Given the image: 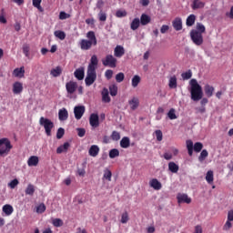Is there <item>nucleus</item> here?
<instances>
[{"mask_svg":"<svg viewBox=\"0 0 233 233\" xmlns=\"http://www.w3.org/2000/svg\"><path fill=\"white\" fill-rule=\"evenodd\" d=\"M204 92H205L207 97H212V96H214V86H212L210 85H206L204 86Z\"/></svg>","mask_w":233,"mask_h":233,"instance_id":"24","label":"nucleus"},{"mask_svg":"<svg viewBox=\"0 0 233 233\" xmlns=\"http://www.w3.org/2000/svg\"><path fill=\"white\" fill-rule=\"evenodd\" d=\"M109 94L110 96H112L113 97L117 96V86L116 85H111L109 86Z\"/></svg>","mask_w":233,"mask_h":233,"instance_id":"45","label":"nucleus"},{"mask_svg":"<svg viewBox=\"0 0 233 233\" xmlns=\"http://www.w3.org/2000/svg\"><path fill=\"white\" fill-rule=\"evenodd\" d=\"M45 210H46V206H45L44 203L40 204L37 208H36V212L38 214H43V212H45Z\"/></svg>","mask_w":233,"mask_h":233,"instance_id":"56","label":"nucleus"},{"mask_svg":"<svg viewBox=\"0 0 233 233\" xmlns=\"http://www.w3.org/2000/svg\"><path fill=\"white\" fill-rule=\"evenodd\" d=\"M207 28L201 23H197L196 29H192L191 31L199 32V34H205Z\"/></svg>","mask_w":233,"mask_h":233,"instance_id":"37","label":"nucleus"},{"mask_svg":"<svg viewBox=\"0 0 233 233\" xmlns=\"http://www.w3.org/2000/svg\"><path fill=\"white\" fill-rule=\"evenodd\" d=\"M22 50L25 57H30V46L28 44H24Z\"/></svg>","mask_w":233,"mask_h":233,"instance_id":"42","label":"nucleus"},{"mask_svg":"<svg viewBox=\"0 0 233 233\" xmlns=\"http://www.w3.org/2000/svg\"><path fill=\"white\" fill-rule=\"evenodd\" d=\"M103 6H105V1L103 0H98L96 2V8H98V10H103Z\"/></svg>","mask_w":233,"mask_h":233,"instance_id":"63","label":"nucleus"},{"mask_svg":"<svg viewBox=\"0 0 233 233\" xmlns=\"http://www.w3.org/2000/svg\"><path fill=\"white\" fill-rule=\"evenodd\" d=\"M28 167H37L39 165V157L33 156L27 160Z\"/></svg>","mask_w":233,"mask_h":233,"instance_id":"23","label":"nucleus"},{"mask_svg":"<svg viewBox=\"0 0 233 233\" xmlns=\"http://www.w3.org/2000/svg\"><path fill=\"white\" fill-rule=\"evenodd\" d=\"M191 8L192 10H199V8H205V2L201 0H193Z\"/></svg>","mask_w":233,"mask_h":233,"instance_id":"18","label":"nucleus"},{"mask_svg":"<svg viewBox=\"0 0 233 233\" xmlns=\"http://www.w3.org/2000/svg\"><path fill=\"white\" fill-rule=\"evenodd\" d=\"M120 147L121 148H128L130 147V137H122V139L120 140Z\"/></svg>","mask_w":233,"mask_h":233,"instance_id":"28","label":"nucleus"},{"mask_svg":"<svg viewBox=\"0 0 233 233\" xmlns=\"http://www.w3.org/2000/svg\"><path fill=\"white\" fill-rule=\"evenodd\" d=\"M88 154L91 157H97V155L99 154V147L97 145L91 146Z\"/></svg>","mask_w":233,"mask_h":233,"instance_id":"20","label":"nucleus"},{"mask_svg":"<svg viewBox=\"0 0 233 233\" xmlns=\"http://www.w3.org/2000/svg\"><path fill=\"white\" fill-rule=\"evenodd\" d=\"M172 26L177 32H179V30H183V20L181 19V17H176L172 21Z\"/></svg>","mask_w":233,"mask_h":233,"instance_id":"10","label":"nucleus"},{"mask_svg":"<svg viewBox=\"0 0 233 233\" xmlns=\"http://www.w3.org/2000/svg\"><path fill=\"white\" fill-rule=\"evenodd\" d=\"M110 159H115V157H119V149L113 148L109 151Z\"/></svg>","mask_w":233,"mask_h":233,"instance_id":"40","label":"nucleus"},{"mask_svg":"<svg viewBox=\"0 0 233 233\" xmlns=\"http://www.w3.org/2000/svg\"><path fill=\"white\" fill-rule=\"evenodd\" d=\"M39 125L44 127L46 136H52V128H54V122H52V120L41 116L39 119Z\"/></svg>","mask_w":233,"mask_h":233,"instance_id":"3","label":"nucleus"},{"mask_svg":"<svg viewBox=\"0 0 233 233\" xmlns=\"http://www.w3.org/2000/svg\"><path fill=\"white\" fill-rule=\"evenodd\" d=\"M116 83H123V81H125V74H123V73L116 74Z\"/></svg>","mask_w":233,"mask_h":233,"instance_id":"53","label":"nucleus"},{"mask_svg":"<svg viewBox=\"0 0 233 233\" xmlns=\"http://www.w3.org/2000/svg\"><path fill=\"white\" fill-rule=\"evenodd\" d=\"M12 150V144L8 138L0 139V156H8Z\"/></svg>","mask_w":233,"mask_h":233,"instance_id":"4","label":"nucleus"},{"mask_svg":"<svg viewBox=\"0 0 233 233\" xmlns=\"http://www.w3.org/2000/svg\"><path fill=\"white\" fill-rule=\"evenodd\" d=\"M35 192V187L32 184H28L25 188V196H34Z\"/></svg>","mask_w":233,"mask_h":233,"instance_id":"34","label":"nucleus"},{"mask_svg":"<svg viewBox=\"0 0 233 233\" xmlns=\"http://www.w3.org/2000/svg\"><path fill=\"white\" fill-rule=\"evenodd\" d=\"M23 92V84L21 82H15L13 85V93L21 94Z\"/></svg>","mask_w":233,"mask_h":233,"instance_id":"22","label":"nucleus"},{"mask_svg":"<svg viewBox=\"0 0 233 233\" xmlns=\"http://www.w3.org/2000/svg\"><path fill=\"white\" fill-rule=\"evenodd\" d=\"M186 145L188 156H192V154H194V142H192V140H187Z\"/></svg>","mask_w":233,"mask_h":233,"instance_id":"35","label":"nucleus"},{"mask_svg":"<svg viewBox=\"0 0 233 233\" xmlns=\"http://www.w3.org/2000/svg\"><path fill=\"white\" fill-rule=\"evenodd\" d=\"M102 101L104 103H110V101H111L110 96H109V93H108V89L106 87H105L102 90Z\"/></svg>","mask_w":233,"mask_h":233,"instance_id":"25","label":"nucleus"},{"mask_svg":"<svg viewBox=\"0 0 233 233\" xmlns=\"http://www.w3.org/2000/svg\"><path fill=\"white\" fill-rule=\"evenodd\" d=\"M191 41L197 46H201L203 45V34L198 31H190Z\"/></svg>","mask_w":233,"mask_h":233,"instance_id":"6","label":"nucleus"},{"mask_svg":"<svg viewBox=\"0 0 233 233\" xmlns=\"http://www.w3.org/2000/svg\"><path fill=\"white\" fill-rule=\"evenodd\" d=\"M206 181L209 184L212 185L214 183V171L209 170L206 174Z\"/></svg>","mask_w":233,"mask_h":233,"instance_id":"32","label":"nucleus"},{"mask_svg":"<svg viewBox=\"0 0 233 233\" xmlns=\"http://www.w3.org/2000/svg\"><path fill=\"white\" fill-rule=\"evenodd\" d=\"M139 21L142 26H147V25H148L150 21H152V18L147 14H142Z\"/></svg>","mask_w":233,"mask_h":233,"instance_id":"19","label":"nucleus"},{"mask_svg":"<svg viewBox=\"0 0 233 233\" xmlns=\"http://www.w3.org/2000/svg\"><path fill=\"white\" fill-rule=\"evenodd\" d=\"M104 177L105 179H107V181H112V171L108 169L105 170Z\"/></svg>","mask_w":233,"mask_h":233,"instance_id":"52","label":"nucleus"},{"mask_svg":"<svg viewBox=\"0 0 233 233\" xmlns=\"http://www.w3.org/2000/svg\"><path fill=\"white\" fill-rule=\"evenodd\" d=\"M167 30H170V26H168L167 25H163L160 28L161 34H167Z\"/></svg>","mask_w":233,"mask_h":233,"instance_id":"64","label":"nucleus"},{"mask_svg":"<svg viewBox=\"0 0 233 233\" xmlns=\"http://www.w3.org/2000/svg\"><path fill=\"white\" fill-rule=\"evenodd\" d=\"M66 89L67 94H74L77 90V82L69 81L66 84Z\"/></svg>","mask_w":233,"mask_h":233,"instance_id":"9","label":"nucleus"},{"mask_svg":"<svg viewBox=\"0 0 233 233\" xmlns=\"http://www.w3.org/2000/svg\"><path fill=\"white\" fill-rule=\"evenodd\" d=\"M13 75L15 76V77H25V66L15 68L13 71Z\"/></svg>","mask_w":233,"mask_h":233,"instance_id":"29","label":"nucleus"},{"mask_svg":"<svg viewBox=\"0 0 233 233\" xmlns=\"http://www.w3.org/2000/svg\"><path fill=\"white\" fill-rule=\"evenodd\" d=\"M68 17H70V15L65 13L64 11L60 12L59 19L65 20V19H68Z\"/></svg>","mask_w":233,"mask_h":233,"instance_id":"62","label":"nucleus"},{"mask_svg":"<svg viewBox=\"0 0 233 233\" xmlns=\"http://www.w3.org/2000/svg\"><path fill=\"white\" fill-rule=\"evenodd\" d=\"M167 117L171 120L177 119V116H176V109L171 108L167 113Z\"/></svg>","mask_w":233,"mask_h":233,"instance_id":"49","label":"nucleus"},{"mask_svg":"<svg viewBox=\"0 0 233 233\" xmlns=\"http://www.w3.org/2000/svg\"><path fill=\"white\" fill-rule=\"evenodd\" d=\"M63 136H65V128L59 127L56 132V139H63Z\"/></svg>","mask_w":233,"mask_h":233,"instance_id":"51","label":"nucleus"},{"mask_svg":"<svg viewBox=\"0 0 233 233\" xmlns=\"http://www.w3.org/2000/svg\"><path fill=\"white\" fill-rule=\"evenodd\" d=\"M112 76H114V71L111 69H107L105 73V76L106 77V79H112Z\"/></svg>","mask_w":233,"mask_h":233,"instance_id":"61","label":"nucleus"},{"mask_svg":"<svg viewBox=\"0 0 233 233\" xmlns=\"http://www.w3.org/2000/svg\"><path fill=\"white\" fill-rule=\"evenodd\" d=\"M128 219H130L128 218V212L126 211L121 215L120 222L123 223V225H125L126 223H128Z\"/></svg>","mask_w":233,"mask_h":233,"instance_id":"48","label":"nucleus"},{"mask_svg":"<svg viewBox=\"0 0 233 233\" xmlns=\"http://www.w3.org/2000/svg\"><path fill=\"white\" fill-rule=\"evenodd\" d=\"M193 150H195V152H201V150H203V143L201 142L195 143L193 146Z\"/></svg>","mask_w":233,"mask_h":233,"instance_id":"46","label":"nucleus"},{"mask_svg":"<svg viewBox=\"0 0 233 233\" xmlns=\"http://www.w3.org/2000/svg\"><path fill=\"white\" fill-rule=\"evenodd\" d=\"M78 137H85V134H86V130L83 127L76 128Z\"/></svg>","mask_w":233,"mask_h":233,"instance_id":"54","label":"nucleus"},{"mask_svg":"<svg viewBox=\"0 0 233 233\" xmlns=\"http://www.w3.org/2000/svg\"><path fill=\"white\" fill-rule=\"evenodd\" d=\"M85 106H76L74 107L75 118L79 120L85 114Z\"/></svg>","mask_w":233,"mask_h":233,"instance_id":"8","label":"nucleus"},{"mask_svg":"<svg viewBox=\"0 0 233 233\" xmlns=\"http://www.w3.org/2000/svg\"><path fill=\"white\" fill-rule=\"evenodd\" d=\"M168 170L169 172H172V174H177V172H179V166H177V164L175 162H169Z\"/></svg>","mask_w":233,"mask_h":233,"instance_id":"27","label":"nucleus"},{"mask_svg":"<svg viewBox=\"0 0 233 233\" xmlns=\"http://www.w3.org/2000/svg\"><path fill=\"white\" fill-rule=\"evenodd\" d=\"M111 139L113 141H119L121 139V134L117 131H113L111 134Z\"/></svg>","mask_w":233,"mask_h":233,"instance_id":"47","label":"nucleus"},{"mask_svg":"<svg viewBox=\"0 0 233 233\" xmlns=\"http://www.w3.org/2000/svg\"><path fill=\"white\" fill-rule=\"evenodd\" d=\"M131 110H137V106H139V99L137 97H133L128 101Z\"/></svg>","mask_w":233,"mask_h":233,"instance_id":"31","label":"nucleus"},{"mask_svg":"<svg viewBox=\"0 0 233 233\" xmlns=\"http://www.w3.org/2000/svg\"><path fill=\"white\" fill-rule=\"evenodd\" d=\"M156 137H157V140L158 141H163V132L161 130H156L155 131Z\"/></svg>","mask_w":233,"mask_h":233,"instance_id":"59","label":"nucleus"},{"mask_svg":"<svg viewBox=\"0 0 233 233\" xmlns=\"http://www.w3.org/2000/svg\"><path fill=\"white\" fill-rule=\"evenodd\" d=\"M79 45L81 50H90V48H92V46H94V44L91 41L86 39H82Z\"/></svg>","mask_w":233,"mask_h":233,"instance_id":"12","label":"nucleus"},{"mask_svg":"<svg viewBox=\"0 0 233 233\" xmlns=\"http://www.w3.org/2000/svg\"><path fill=\"white\" fill-rule=\"evenodd\" d=\"M168 86L169 88H177V77L176 76L169 78Z\"/></svg>","mask_w":233,"mask_h":233,"instance_id":"36","label":"nucleus"},{"mask_svg":"<svg viewBox=\"0 0 233 233\" xmlns=\"http://www.w3.org/2000/svg\"><path fill=\"white\" fill-rule=\"evenodd\" d=\"M116 17H127V11L117 10L116 13Z\"/></svg>","mask_w":233,"mask_h":233,"instance_id":"60","label":"nucleus"},{"mask_svg":"<svg viewBox=\"0 0 233 233\" xmlns=\"http://www.w3.org/2000/svg\"><path fill=\"white\" fill-rule=\"evenodd\" d=\"M87 41L93 44V46L97 45V38L96 37V33L94 31H89L86 33Z\"/></svg>","mask_w":233,"mask_h":233,"instance_id":"17","label":"nucleus"},{"mask_svg":"<svg viewBox=\"0 0 233 233\" xmlns=\"http://www.w3.org/2000/svg\"><path fill=\"white\" fill-rule=\"evenodd\" d=\"M181 77L184 80L190 79V77H192V71L188 70L187 72L182 73Z\"/></svg>","mask_w":233,"mask_h":233,"instance_id":"55","label":"nucleus"},{"mask_svg":"<svg viewBox=\"0 0 233 233\" xmlns=\"http://www.w3.org/2000/svg\"><path fill=\"white\" fill-rule=\"evenodd\" d=\"M207 157H208V151H207V149H203L198 157V161L203 162Z\"/></svg>","mask_w":233,"mask_h":233,"instance_id":"44","label":"nucleus"},{"mask_svg":"<svg viewBox=\"0 0 233 233\" xmlns=\"http://www.w3.org/2000/svg\"><path fill=\"white\" fill-rule=\"evenodd\" d=\"M177 203H187V205H190L192 203V198H188V195L185 193H178L177 195Z\"/></svg>","mask_w":233,"mask_h":233,"instance_id":"7","label":"nucleus"},{"mask_svg":"<svg viewBox=\"0 0 233 233\" xmlns=\"http://www.w3.org/2000/svg\"><path fill=\"white\" fill-rule=\"evenodd\" d=\"M50 74L53 76V77H59V76L63 74V68H61V66H58L56 68H53L50 71Z\"/></svg>","mask_w":233,"mask_h":233,"instance_id":"30","label":"nucleus"},{"mask_svg":"<svg viewBox=\"0 0 233 233\" xmlns=\"http://www.w3.org/2000/svg\"><path fill=\"white\" fill-rule=\"evenodd\" d=\"M195 23H196V15H188L186 20L187 26H194Z\"/></svg>","mask_w":233,"mask_h":233,"instance_id":"33","label":"nucleus"},{"mask_svg":"<svg viewBox=\"0 0 233 233\" xmlns=\"http://www.w3.org/2000/svg\"><path fill=\"white\" fill-rule=\"evenodd\" d=\"M102 65L104 66H109L110 68H116V66H117V58L114 57L112 55H107L102 59Z\"/></svg>","mask_w":233,"mask_h":233,"instance_id":"5","label":"nucleus"},{"mask_svg":"<svg viewBox=\"0 0 233 233\" xmlns=\"http://www.w3.org/2000/svg\"><path fill=\"white\" fill-rule=\"evenodd\" d=\"M68 148H70V143L65 142L64 145L56 148V154H63V152H66Z\"/></svg>","mask_w":233,"mask_h":233,"instance_id":"26","label":"nucleus"},{"mask_svg":"<svg viewBox=\"0 0 233 233\" xmlns=\"http://www.w3.org/2000/svg\"><path fill=\"white\" fill-rule=\"evenodd\" d=\"M98 19L99 21H102L103 23L105 21H106V13L103 12V10H101L98 14Z\"/></svg>","mask_w":233,"mask_h":233,"instance_id":"57","label":"nucleus"},{"mask_svg":"<svg viewBox=\"0 0 233 233\" xmlns=\"http://www.w3.org/2000/svg\"><path fill=\"white\" fill-rule=\"evenodd\" d=\"M54 35L55 37H57L61 41H64V39L66 38V34L64 31H60V30L55 31Z\"/></svg>","mask_w":233,"mask_h":233,"instance_id":"39","label":"nucleus"},{"mask_svg":"<svg viewBox=\"0 0 233 233\" xmlns=\"http://www.w3.org/2000/svg\"><path fill=\"white\" fill-rule=\"evenodd\" d=\"M115 57H123L125 56V47L123 46H116L114 49Z\"/></svg>","mask_w":233,"mask_h":233,"instance_id":"14","label":"nucleus"},{"mask_svg":"<svg viewBox=\"0 0 233 233\" xmlns=\"http://www.w3.org/2000/svg\"><path fill=\"white\" fill-rule=\"evenodd\" d=\"M139 83H141V77L137 75L134 76L132 78V87L136 88Z\"/></svg>","mask_w":233,"mask_h":233,"instance_id":"41","label":"nucleus"},{"mask_svg":"<svg viewBox=\"0 0 233 233\" xmlns=\"http://www.w3.org/2000/svg\"><path fill=\"white\" fill-rule=\"evenodd\" d=\"M189 92L192 101H201V99H203V87H201L196 78H192L189 81Z\"/></svg>","mask_w":233,"mask_h":233,"instance_id":"2","label":"nucleus"},{"mask_svg":"<svg viewBox=\"0 0 233 233\" xmlns=\"http://www.w3.org/2000/svg\"><path fill=\"white\" fill-rule=\"evenodd\" d=\"M99 60L97 59V56L93 55L90 59V63L87 66L86 76L85 78L86 86H92L93 83H96V79H97V65Z\"/></svg>","mask_w":233,"mask_h":233,"instance_id":"1","label":"nucleus"},{"mask_svg":"<svg viewBox=\"0 0 233 233\" xmlns=\"http://www.w3.org/2000/svg\"><path fill=\"white\" fill-rule=\"evenodd\" d=\"M139 25H141L139 18H135L130 25L131 30H137L139 28Z\"/></svg>","mask_w":233,"mask_h":233,"instance_id":"38","label":"nucleus"},{"mask_svg":"<svg viewBox=\"0 0 233 233\" xmlns=\"http://www.w3.org/2000/svg\"><path fill=\"white\" fill-rule=\"evenodd\" d=\"M149 185L152 188H154V190H161V188H163V185L161 182H159V180H157V178L151 179L149 181Z\"/></svg>","mask_w":233,"mask_h":233,"instance_id":"13","label":"nucleus"},{"mask_svg":"<svg viewBox=\"0 0 233 233\" xmlns=\"http://www.w3.org/2000/svg\"><path fill=\"white\" fill-rule=\"evenodd\" d=\"M43 0H33V6H35V8H37V10H39V12H44L45 9H43V7L41 6V2Z\"/></svg>","mask_w":233,"mask_h":233,"instance_id":"43","label":"nucleus"},{"mask_svg":"<svg viewBox=\"0 0 233 233\" xmlns=\"http://www.w3.org/2000/svg\"><path fill=\"white\" fill-rule=\"evenodd\" d=\"M89 124L94 127H99V116L97 114H91L89 117Z\"/></svg>","mask_w":233,"mask_h":233,"instance_id":"11","label":"nucleus"},{"mask_svg":"<svg viewBox=\"0 0 233 233\" xmlns=\"http://www.w3.org/2000/svg\"><path fill=\"white\" fill-rule=\"evenodd\" d=\"M18 185H19V180H17V178H15L8 183V187H10V188H15V187H17Z\"/></svg>","mask_w":233,"mask_h":233,"instance_id":"58","label":"nucleus"},{"mask_svg":"<svg viewBox=\"0 0 233 233\" xmlns=\"http://www.w3.org/2000/svg\"><path fill=\"white\" fill-rule=\"evenodd\" d=\"M52 224L54 225V227H63V220L61 218H54L52 220Z\"/></svg>","mask_w":233,"mask_h":233,"instance_id":"50","label":"nucleus"},{"mask_svg":"<svg viewBox=\"0 0 233 233\" xmlns=\"http://www.w3.org/2000/svg\"><path fill=\"white\" fill-rule=\"evenodd\" d=\"M58 118H59V121H66V119H68V110H66V108L65 107H63L62 109H59Z\"/></svg>","mask_w":233,"mask_h":233,"instance_id":"15","label":"nucleus"},{"mask_svg":"<svg viewBox=\"0 0 233 233\" xmlns=\"http://www.w3.org/2000/svg\"><path fill=\"white\" fill-rule=\"evenodd\" d=\"M2 210L5 216H12V214H14V207L9 204L4 205Z\"/></svg>","mask_w":233,"mask_h":233,"instance_id":"21","label":"nucleus"},{"mask_svg":"<svg viewBox=\"0 0 233 233\" xmlns=\"http://www.w3.org/2000/svg\"><path fill=\"white\" fill-rule=\"evenodd\" d=\"M74 76L78 81H83L85 79V69L83 67L76 69Z\"/></svg>","mask_w":233,"mask_h":233,"instance_id":"16","label":"nucleus"}]
</instances>
